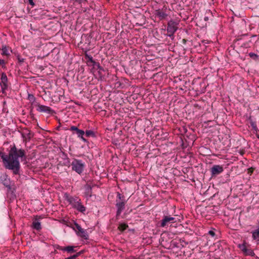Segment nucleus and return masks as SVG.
<instances>
[{
    "instance_id": "nucleus-1",
    "label": "nucleus",
    "mask_w": 259,
    "mask_h": 259,
    "mask_svg": "<svg viewBox=\"0 0 259 259\" xmlns=\"http://www.w3.org/2000/svg\"><path fill=\"white\" fill-rule=\"evenodd\" d=\"M9 158L11 163H9V166L12 168L13 174L19 175L20 164L18 158L19 157H25V151L24 149L18 150L15 144L11 148L9 151Z\"/></svg>"
},
{
    "instance_id": "nucleus-2",
    "label": "nucleus",
    "mask_w": 259,
    "mask_h": 259,
    "mask_svg": "<svg viewBox=\"0 0 259 259\" xmlns=\"http://www.w3.org/2000/svg\"><path fill=\"white\" fill-rule=\"evenodd\" d=\"M64 198L65 200L67 201L72 207L76 209L78 211L84 213L86 210V208L82 204L80 199L77 197H72L70 196L68 193H65Z\"/></svg>"
},
{
    "instance_id": "nucleus-3",
    "label": "nucleus",
    "mask_w": 259,
    "mask_h": 259,
    "mask_svg": "<svg viewBox=\"0 0 259 259\" xmlns=\"http://www.w3.org/2000/svg\"><path fill=\"white\" fill-rule=\"evenodd\" d=\"M115 206L117 208L116 219H118V217L120 215L121 212L125 209V205L126 200L125 199L124 195L121 194L119 192L117 193V198L116 199Z\"/></svg>"
},
{
    "instance_id": "nucleus-4",
    "label": "nucleus",
    "mask_w": 259,
    "mask_h": 259,
    "mask_svg": "<svg viewBox=\"0 0 259 259\" xmlns=\"http://www.w3.org/2000/svg\"><path fill=\"white\" fill-rule=\"evenodd\" d=\"M72 170L75 171L77 174H81L83 171L84 164L81 160L74 159L71 163Z\"/></svg>"
},
{
    "instance_id": "nucleus-5",
    "label": "nucleus",
    "mask_w": 259,
    "mask_h": 259,
    "mask_svg": "<svg viewBox=\"0 0 259 259\" xmlns=\"http://www.w3.org/2000/svg\"><path fill=\"white\" fill-rule=\"evenodd\" d=\"M177 23L173 21H170L167 24V35L171 37L172 39L174 38V34L177 31L178 27L177 26Z\"/></svg>"
},
{
    "instance_id": "nucleus-6",
    "label": "nucleus",
    "mask_w": 259,
    "mask_h": 259,
    "mask_svg": "<svg viewBox=\"0 0 259 259\" xmlns=\"http://www.w3.org/2000/svg\"><path fill=\"white\" fill-rule=\"evenodd\" d=\"M238 247L245 255H250L251 256L255 255L253 250L249 246H247L245 243L239 244Z\"/></svg>"
},
{
    "instance_id": "nucleus-7",
    "label": "nucleus",
    "mask_w": 259,
    "mask_h": 259,
    "mask_svg": "<svg viewBox=\"0 0 259 259\" xmlns=\"http://www.w3.org/2000/svg\"><path fill=\"white\" fill-rule=\"evenodd\" d=\"M176 222V218L170 215H164L163 219L160 222V227H164L168 226L170 223H174Z\"/></svg>"
},
{
    "instance_id": "nucleus-8",
    "label": "nucleus",
    "mask_w": 259,
    "mask_h": 259,
    "mask_svg": "<svg viewBox=\"0 0 259 259\" xmlns=\"http://www.w3.org/2000/svg\"><path fill=\"white\" fill-rule=\"evenodd\" d=\"M167 7L164 6L162 9H158L155 11V15L158 17L160 20L165 19L168 16L166 13Z\"/></svg>"
},
{
    "instance_id": "nucleus-9",
    "label": "nucleus",
    "mask_w": 259,
    "mask_h": 259,
    "mask_svg": "<svg viewBox=\"0 0 259 259\" xmlns=\"http://www.w3.org/2000/svg\"><path fill=\"white\" fill-rule=\"evenodd\" d=\"M224 171V168L220 165H213L210 168L211 178L215 177Z\"/></svg>"
},
{
    "instance_id": "nucleus-10",
    "label": "nucleus",
    "mask_w": 259,
    "mask_h": 259,
    "mask_svg": "<svg viewBox=\"0 0 259 259\" xmlns=\"http://www.w3.org/2000/svg\"><path fill=\"white\" fill-rule=\"evenodd\" d=\"M74 225L78 230L76 232V234L78 236H80L81 238H84V239H89V235L85 230H84L76 222H74Z\"/></svg>"
},
{
    "instance_id": "nucleus-11",
    "label": "nucleus",
    "mask_w": 259,
    "mask_h": 259,
    "mask_svg": "<svg viewBox=\"0 0 259 259\" xmlns=\"http://www.w3.org/2000/svg\"><path fill=\"white\" fill-rule=\"evenodd\" d=\"M35 105L38 107L37 110L39 112H46L50 114H53L54 113H55V111L52 109L50 107L41 105L38 103H37Z\"/></svg>"
},
{
    "instance_id": "nucleus-12",
    "label": "nucleus",
    "mask_w": 259,
    "mask_h": 259,
    "mask_svg": "<svg viewBox=\"0 0 259 259\" xmlns=\"http://www.w3.org/2000/svg\"><path fill=\"white\" fill-rule=\"evenodd\" d=\"M1 82L0 83L2 92L3 93H5V90L8 89V77L6 74L3 72L1 74Z\"/></svg>"
},
{
    "instance_id": "nucleus-13",
    "label": "nucleus",
    "mask_w": 259,
    "mask_h": 259,
    "mask_svg": "<svg viewBox=\"0 0 259 259\" xmlns=\"http://www.w3.org/2000/svg\"><path fill=\"white\" fill-rule=\"evenodd\" d=\"M42 218L40 215H35L33 220L32 224V227L37 231L40 230L41 229L40 223L38 222L39 219Z\"/></svg>"
},
{
    "instance_id": "nucleus-14",
    "label": "nucleus",
    "mask_w": 259,
    "mask_h": 259,
    "mask_svg": "<svg viewBox=\"0 0 259 259\" xmlns=\"http://www.w3.org/2000/svg\"><path fill=\"white\" fill-rule=\"evenodd\" d=\"M10 179L6 172H0V183L5 186H8Z\"/></svg>"
},
{
    "instance_id": "nucleus-15",
    "label": "nucleus",
    "mask_w": 259,
    "mask_h": 259,
    "mask_svg": "<svg viewBox=\"0 0 259 259\" xmlns=\"http://www.w3.org/2000/svg\"><path fill=\"white\" fill-rule=\"evenodd\" d=\"M84 195L87 199L90 198L92 196V186L89 184V182L84 185Z\"/></svg>"
},
{
    "instance_id": "nucleus-16",
    "label": "nucleus",
    "mask_w": 259,
    "mask_h": 259,
    "mask_svg": "<svg viewBox=\"0 0 259 259\" xmlns=\"http://www.w3.org/2000/svg\"><path fill=\"white\" fill-rule=\"evenodd\" d=\"M1 157L3 159V161L5 168L6 169H8L9 170H12V168H10V167H9L8 165L9 163H11V160L10 158H9V154H8V155H7L3 153V154L1 155Z\"/></svg>"
},
{
    "instance_id": "nucleus-17",
    "label": "nucleus",
    "mask_w": 259,
    "mask_h": 259,
    "mask_svg": "<svg viewBox=\"0 0 259 259\" xmlns=\"http://www.w3.org/2000/svg\"><path fill=\"white\" fill-rule=\"evenodd\" d=\"M75 247L73 246H67L66 247H62L59 245H57L56 248L60 250L66 251L68 253H73L76 252V250L74 249Z\"/></svg>"
},
{
    "instance_id": "nucleus-18",
    "label": "nucleus",
    "mask_w": 259,
    "mask_h": 259,
    "mask_svg": "<svg viewBox=\"0 0 259 259\" xmlns=\"http://www.w3.org/2000/svg\"><path fill=\"white\" fill-rule=\"evenodd\" d=\"M75 133L77 134V137L79 138H80L83 142L85 143L89 142L88 140L84 138L83 137L84 135L85 134V132L84 131L78 128V130L75 132Z\"/></svg>"
},
{
    "instance_id": "nucleus-19",
    "label": "nucleus",
    "mask_w": 259,
    "mask_h": 259,
    "mask_svg": "<svg viewBox=\"0 0 259 259\" xmlns=\"http://www.w3.org/2000/svg\"><path fill=\"white\" fill-rule=\"evenodd\" d=\"M258 225L257 228L252 232V236L254 240H259V221H258Z\"/></svg>"
},
{
    "instance_id": "nucleus-20",
    "label": "nucleus",
    "mask_w": 259,
    "mask_h": 259,
    "mask_svg": "<svg viewBox=\"0 0 259 259\" xmlns=\"http://www.w3.org/2000/svg\"><path fill=\"white\" fill-rule=\"evenodd\" d=\"M248 120L249 121V123L253 129V130H254V131L255 132H257L258 131V128L257 127V126H256V122L254 121H253L252 118H251V116H250L249 117H248Z\"/></svg>"
},
{
    "instance_id": "nucleus-21",
    "label": "nucleus",
    "mask_w": 259,
    "mask_h": 259,
    "mask_svg": "<svg viewBox=\"0 0 259 259\" xmlns=\"http://www.w3.org/2000/svg\"><path fill=\"white\" fill-rule=\"evenodd\" d=\"M84 132H85V136L87 137L96 138L97 137L96 133L92 130H87Z\"/></svg>"
},
{
    "instance_id": "nucleus-22",
    "label": "nucleus",
    "mask_w": 259,
    "mask_h": 259,
    "mask_svg": "<svg viewBox=\"0 0 259 259\" xmlns=\"http://www.w3.org/2000/svg\"><path fill=\"white\" fill-rule=\"evenodd\" d=\"M128 227V225L127 224H125V223H121V224H120L118 227V229L121 231V232H123L124 231H125L127 228Z\"/></svg>"
},
{
    "instance_id": "nucleus-23",
    "label": "nucleus",
    "mask_w": 259,
    "mask_h": 259,
    "mask_svg": "<svg viewBox=\"0 0 259 259\" xmlns=\"http://www.w3.org/2000/svg\"><path fill=\"white\" fill-rule=\"evenodd\" d=\"M2 55H5V56H9L10 54L8 53V47L6 45H3L2 46Z\"/></svg>"
},
{
    "instance_id": "nucleus-24",
    "label": "nucleus",
    "mask_w": 259,
    "mask_h": 259,
    "mask_svg": "<svg viewBox=\"0 0 259 259\" xmlns=\"http://www.w3.org/2000/svg\"><path fill=\"white\" fill-rule=\"evenodd\" d=\"M94 68H97L99 70V72L100 73V71H104L103 68L100 65V63L97 62H94V64H92Z\"/></svg>"
},
{
    "instance_id": "nucleus-25",
    "label": "nucleus",
    "mask_w": 259,
    "mask_h": 259,
    "mask_svg": "<svg viewBox=\"0 0 259 259\" xmlns=\"http://www.w3.org/2000/svg\"><path fill=\"white\" fill-rule=\"evenodd\" d=\"M15 189H14V190H12V192L9 193V194H8V196L10 197V199L11 200H14L16 199V196L15 194Z\"/></svg>"
},
{
    "instance_id": "nucleus-26",
    "label": "nucleus",
    "mask_w": 259,
    "mask_h": 259,
    "mask_svg": "<svg viewBox=\"0 0 259 259\" xmlns=\"http://www.w3.org/2000/svg\"><path fill=\"white\" fill-rule=\"evenodd\" d=\"M249 56L251 58L254 60H257L259 58V56L254 53H250L249 54Z\"/></svg>"
},
{
    "instance_id": "nucleus-27",
    "label": "nucleus",
    "mask_w": 259,
    "mask_h": 259,
    "mask_svg": "<svg viewBox=\"0 0 259 259\" xmlns=\"http://www.w3.org/2000/svg\"><path fill=\"white\" fill-rule=\"evenodd\" d=\"M7 188V194H9V193L12 192V190H14L15 189V188H12L11 186V181L9 183L8 186H5Z\"/></svg>"
},
{
    "instance_id": "nucleus-28",
    "label": "nucleus",
    "mask_w": 259,
    "mask_h": 259,
    "mask_svg": "<svg viewBox=\"0 0 259 259\" xmlns=\"http://www.w3.org/2000/svg\"><path fill=\"white\" fill-rule=\"evenodd\" d=\"M85 57L86 58H88L89 60H88V62H90L91 63H92V64H94V62H95L96 61L93 59V57L91 56H89L88 55H85Z\"/></svg>"
},
{
    "instance_id": "nucleus-29",
    "label": "nucleus",
    "mask_w": 259,
    "mask_h": 259,
    "mask_svg": "<svg viewBox=\"0 0 259 259\" xmlns=\"http://www.w3.org/2000/svg\"><path fill=\"white\" fill-rule=\"evenodd\" d=\"M61 153H62V158L65 160V159H68V157L67 156V154L65 152H63V151H61Z\"/></svg>"
},
{
    "instance_id": "nucleus-30",
    "label": "nucleus",
    "mask_w": 259,
    "mask_h": 259,
    "mask_svg": "<svg viewBox=\"0 0 259 259\" xmlns=\"http://www.w3.org/2000/svg\"><path fill=\"white\" fill-rule=\"evenodd\" d=\"M17 59L20 63H23L24 61V59L21 58L19 55L17 56Z\"/></svg>"
},
{
    "instance_id": "nucleus-31",
    "label": "nucleus",
    "mask_w": 259,
    "mask_h": 259,
    "mask_svg": "<svg viewBox=\"0 0 259 259\" xmlns=\"http://www.w3.org/2000/svg\"><path fill=\"white\" fill-rule=\"evenodd\" d=\"M208 234L210 235L212 237H214L215 236V232L212 230L209 231Z\"/></svg>"
},
{
    "instance_id": "nucleus-32",
    "label": "nucleus",
    "mask_w": 259,
    "mask_h": 259,
    "mask_svg": "<svg viewBox=\"0 0 259 259\" xmlns=\"http://www.w3.org/2000/svg\"><path fill=\"white\" fill-rule=\"evenodd\" d=\"M78 130V128L75 126H71L70 130L72 131H75V132Z\"/></svg>"
},
{
    "instance_id": "nucleus-33",
    "label": "nucleus",
    "mask_w": 259,
    "mask_h": 259,
    "mask_svg": "<svg viewBox=\"0 0 259 259\" xmlns=\"http://www.w3.org/2000/svg\"><path fill=\"white\" fill-rule=\"evenodd\" d=\"M84 252V250H82L80 251L79 252H77L76 254H75V255H76V257H77L79 256H80L81 254L83 253Z\"/></svg>"
},
{
    "instance_id": "nucleus-34",
    "label": "nucleus",
    "mask_w": 259,
    "mask_h": 259,
    "mask_svg": "<svg viewBox=\"0 0 259 259\" xmlns=\"http://www.w3.org/2000/svg\"><path fill=\"white\" fill-rule=\"evenodd\" d=\"M64 165L66 166H69L70 165V159L68 158V159H65Z\"/></svg>"
},
{
    "instance_id": "nucleus-35",
    "label": "nucleus",
    "mask_w": 259,
    "mask_h": 259,
    "mask_svg": "<svg viewBox=\"0 0 259 259\" xmlns=\"http://www.w3.org/2000/svg\"><path fill=\"white\" fill-rule=\"evenodd\" d=\"M77 257H76V255L75 254L70 256L69 257H68L66 259H76Z\"/></svg>"
},
{
    "instance_id": "nucleus-36",
    "label": "nucleus",
    "mask_w": 259,
    "mask_h": 259,
    "mask_svg": "<svg viewBox=\"0 0 259 259\" xmlns=\"http://www.w3.org/2000/svg\"><path fill=\"white\" fill-rule=\"evenodd\" d=\"M5 64V61L3 59H0V65H2V67H4V65Z\"/></svg>"
},
{
    "instance_id": "nucleus-37",
    "label": "nucleus",
    "mask_w": 259,
    "mask_h": 259,
    "mask_svg": "<svg viewBox=\"0 0 259 259\" xmlns=\"http://www.w3.org/2000/svg\"><path fill=\"white\" fill-rule=\"evenodd\" d=\"M29 4L32 6H34L35 5L33 0H28Z\"/></svg>"
},
{
    "instance_id": "nucleus-38",
    "label": "nucleus",
    "mask_w": 259,
    "mask_h": 259,
    "mask_svg": "<svg viewBox=\"0 0 259 259\" xmlns=\"http://www.w3.org/2000/svg\"><path fill=\"white\" fill-rule=\"evenodd\" d=\"M29 100H35V97L33 95H29Z\"/></svg>"
},
{
    "instance_id": "nucleus-39",
    "label": "nucleus",
    "mask_w": 259,
    "mask_h": 259,
    "mask_svg": "<svg viewBox=\"0 0 259 259\" xmlns=\"http://www.w3.org/2000/svg\"><path fill=\"white\" fill-rule=\"evenodd\" d=\"M248 170V173H252V172H253L254 169L252 167H251V168H249Z\"/></svg>"
},
{
    "instance_id": "nucleus-40",
    "label": "nucleus",
    "mask_w": 259,
    "mask_h": 259,
    "mask_svg": "<svg viewBox=\"0 0 259 259\" xmlns=\"http://www.w3.org/2000/svg\"><path fill=\"white\" fill-rule=\"evenodd\" d=\"M187 41V40L186 39H182V42L183 44H186Z\"/></svg>"
},
{
    "instance_id": "nucleus-41",
    "label": "nucleus",
    "mask_w": 259,
    "mask_h": 259,
    "mask_svg": "<svg viewBox=\"0 0 259 259\" xmlns=\"http://www.w3.org/2000/svg\"><path fill=\"white\" fill-rule=\"evenodd\" d=\"M194 106H195V107H197V108H200V106L198 105V104H195L194 105Z\"/></svg>"
},
{
    "instance_id": "nucleus-42",
    "label": "nucleus",
    "mask_w": 259,
    "mask_h": 259,
    "mask_svg": "<svg viewBox=\"0 0 259 259\" xmlns=\"http://www.w3.org/2000/svg\"><path fill=\"white\" fill-rule=\"evenodd\" d=\"M204 19V20L205 21H208V17H205Z\"/></svg>"
},
{
    "instance_id": "nucleus-43",
    "label": "nucleus",
    "mask_w": 259,
    "mask_h": 259,
    "mask_svg": "<svg viewBox=\"0 0 259 259\" xmlns=\"http://www.w3.org/2000/svg\"><path fill=\"white\" fill-rule=\"evenodd\" d=\"M180 242H184L186 244H188V242H185L183 240H182V239H180Z\"/></svg>"
},
{
    "instance_id": "nucleus-44",
    "label": "nucleus",
    "mask_w": 259,
    "mask_h": 259,
    "mask_svg": "<svg viewBox=\"0 0 259 259\" xmlns=\"http://www.w3.org/2000/svg\"><path fill=\"white\" fill-rule=\"evenodd\" d=\"M87 39H88V42H89V43H88V44H90V36H88V37H87Z\"/></svg>"
},
{
    "instance_id": "nucleus-45",
    "label": "nucleus",
    "mask_w": 259,
    "mask_h": 259,
    "mask_svg": "<svg viewBox=\"0 0 259 259\" xmlns=\"http://www.w3.org/2000/svg\"><path fill=\"white\" fill-rule=\"evenodd\" d=\"M60 127V126H58V127H57V130H59Z\"/></svg>"
},
{
    "instance_id": "nucleus-46",
    "label": "nucleus",
    "mask_w": 259,
    "mask_h": 259,
    "mask_svg": "<svg viewBox=\"0 0 259 259\" xmlns=\"http://www.w3.org/2000/svg\"><path fill=\"white\" fill-rule=\"evenodd\" d=\"M3 154V152L0 151V156Z\"/></svg>"
},
{
    "instance_id": "nucleus-47",
    "label": "nucleus",
    "mask_w": 259,
    "mask_h": 259,
    "mask_svg": "<svg viewBox=\"0 0 259 259\" xmlns=\"http://www.w3.org/2000/svg\"><path fill=\"white\" fill-rule=\"evenodd\" d=\"M172 244H174V245L176 246L175 244V243L174 242V243H172Z\"/></svg>"
}]
</instances>
